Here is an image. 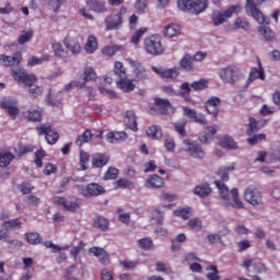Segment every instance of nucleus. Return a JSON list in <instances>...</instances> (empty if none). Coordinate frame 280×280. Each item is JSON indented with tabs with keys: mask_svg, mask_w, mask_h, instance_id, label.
Here are the masks:
<instances>
[{
	"mask_svg": "<svg viewBox=\"0 0 280 280\" xmlns=\"http://www.w3.org/2000/svg\"><path fill=\"white\" fill-rule=\"evenodd\" d=\"M108 161H110V155L107 153H95L92 156V165L94 167H104L105 165H108Z\"/></svg>",
	"mask_w": 280,
	"mask_h": 280,
	"instance_id": "obj_23",
	"label": "nucleus"
},
{
	"mask_svg": "<svg viewBox=\"0 0 280 280\" xmlns=\"http://www.w3.org/2000/svg\"><path fill=\"white\" fill-rule=\"evenodd\" d=\"M191 1L192 0H178L177 7L182 12H191Z\"/></svg>",
	"mask_w": 280,
	"mask_h": 280,
	"instance_id": "obj_58",
	"label": "nucleus"
},
{
	"mask_svg": "<svg viewBox=\"0 0 280 280\" xmlns=\"http://www.w3.org/2000/svg\"><path fill=\"white\" fill-rule=\"evenodd\" d=\"M152 71L162 78H166L167 80H176V78L180 75L178 68L161 69L156 66H152Z\"/></svg>",
	"mask_w": 280,
	"mask_h": 280,
	"instance_id": "obj_17",
	"label": "nucleus"
},
{
	"mask_svg": "<svg viewBox=\"0 0 280 280\" xmlns=\"http://www.w3.org/2000/svg\"><path fill=\"white\" fill-rule=\"evenodd\" d=\"M259 130L258 122L255 118L250 117L249 122L247 125L246 133L250 137L253 132Z\"/></svg>",
	"mask_w": 280,
	"mask_h": 280,
	"instance_id": "obj_56",
	"label": "nucleus"
},
{
	"mask_svg": "<svg viewBox=\"0 0 280 280\" xmlns=\"http://www.w3.org/2000/svg\"><path fill=\"white\" fill-rule=\"evenodd\" d=\"M63 45L67 47L69 51H71V54L78 55L80 54V51H82V46L75 37H66V39L63 40Z\"/></svg>",
	"mask_w": 280,
	"mask_h": 280,
	"instance_id": "obj_20",
	"label": "nucleus"
},
{
	"mask_svg": "<svg viewBox=\"0 0 280 280\" xmlns=\"http://www.w3.org/2000/svg\"><path fill=\"white\" fill-rule=\"evenodd\" d=\"M245 10L246 13L250 14V16H253V19H255V21H257V23H259L260 25L270 24V19H268V16L264 15V13H261V11L257 9V7L255 5V0H247Z\"/></svg>",
	"mask_w": 280,
	"mask_h": 280,
	"instance_id": "obj_8",
	"label": "nucleus"
},
{
	"mask_svg": "<svg viewBox=\"0 0 280 280\" xmlns=\"http://www.w3.org/2000/svg\"><path fill=\"white\" fill-rule=\"evenodd\" d=\"M114 73L115 75H118V78H126V68H124V63L121 61H115Z\"/></svg>",
	"mask_w": 280,
	"mask_h": 280,
	"instance_id": "obj_51",
	"label": "nucleus"
},
{
	"mask_svg": "<svg viewBox=\"0 0 280 280\" xmlns=\"http://www.w3.org/2000/svg\"><path fill=\"white\" fill-rule=\"evenodd\" d=\"M206 270H211V272L207 275V278L209 280H220V271L218 270V267L215 265L207 267Z\"/></svg>",
	"mask_w": 280,
	"mask_h": 280,
	"instance_id": "obj_55",
	"label": "nucleus"
},
{
	"mask_svg": "<svg viewBox=\"0 0 280 280\" xmlns=\"http://www.w3.org/2000/svg\"><path fill=\"white\" fill-rule=\"evenodd\" d=\"M93 139V133L91 130L86 129L82 135H80L77 140L75 144L81 147L84 145V143H89Z\"/></svg>",
	"mask_w": 280,
	"mask_h": 280,
	"instance_id": "obj_40",
	"label": "nucleus"
},
{
	"mask_svg": "<svg viewBox=\"0 0 280 280\" xmlns=\"http://www.w3.org/2000/svg\"><path fill=\"white\" fill-rule=\"evenodd\" d=\"M32 38H34V31H32V30L22 31V33L20 34V36L18 38V43L20 45H25V43H30V40H32Z\"/></svg>",
	"mask_w": 280,
	"mask_h": 280,
	"instance_id": "obj_45",
	"label": "nucleus"
},
{
	"mask_svg": "<svg viewBox=\"0 0 280 280\" xmlns=\"http://www.w3.org/2000/svg\"><path fill=\"white\" fill-rule=\"evenodd\" d=\"M240 12H242V5L240 4L231 5L225 11L214 10L211 15L212 23L215 26L222 25L226 22L228 19H231V16L235 14H240Z\"/></svg>",
	"mask_w": 280,
	"mask_h": 280,
	"instance_id": "obj_4",
	"label": "nucleus"
},
{
	"mask_svg": "<svg viewBox=\"0 0 280 280\" xmlns=\"http://www.w3.org/2000/svg\"><path fill=\"white\" fill-rule=\"evenodd\" d=\"M163 185H164L163 177L159 175H151L144 182V187H147V189H161Z\"/></svg>",
	"mask_w": 280,
	"mask_h": 280,
	"instance_id": "obj_21",
	"label": "nucleus"
},
{
	"mask_svg": "<svg viewBox=\"0 0 280 280\" xmlns=\"http://www.w3.org/2000/svg\"><path fill=\"white\" fill-rule=\"evenodd\" d=\"M132 182L126 178H120L114 182V189H130L132 187Z\"/></svg>",
	"mask_w": 280,
	"mask_h": 280,
	"instance_id": "obj_47",
	"label": "nucleus"
},
{
	"mask_svg": "<svg viewBox=\"0 0 280 280\" xmlns=\"http://www.w3.org/2000/svg\"><path fill=\"white\" fill-rule=\"evenodd\" d=\"M214 185L219 189L220 197L224 200L225 207H232V209L238 211L246 209L244 201L240 198V189L232 188L231 191H229V187L220 180H215Z\"/></svg>",
	"mask_w": 280,
	"mask_h": 280,
	"instance_id": "obj_2",
	"label": "nucleus"
},
{
	"mask_svg": "<svg viewBox=\"0 0 280 280\" xmlns=\"http://www.w3.org/2000/svg\"><path fill=\"white\" fill-rule=\"evenodd\" d=\"M164 36L166 38H175L180 36V26L178 24H168L164 28Z\"/></svg>",
	"mask_w": 280,
	"mask_h": 280,
	"instance_id": "obj_30",
	"label": "nucleus"
},
{
	"mask_svg": "<svg viewBox=\"0 0 280 280\" xmlns=\"http://www.w3.org/2000/svg\"><path fill=\"white\" fill-rule=\"evenodd\" d=\"M80 166H81V170H88L89 167V153L88 152H84V151H81L80 152Z\"/></svg>",
	"mask_w": 280,
	"mask_h": 280,
	"instance_id": "obj_61",
	"label": "nucleus"
},
{
	"mask_svg": "<svg viewBox=\"0 0 280 280\" xmlns=\"http://www.w3.org/2000/svg\"><path fill=\"white\" fill-rule=\"evenodd\" d=\"M220 104H222V100L218 96H212L206 102L205 106L218 108Z\"/></svg>",
	"mask_w": 280,
	"mask_h": 280,
	"instance_id": "obj_63",
	"label": "nucleus"
},
{
	"mask_svg": "<svg viewBox=\"0 0 280 280\" xmlns=\"http://www.w3.org/2000/svg\"><path fill=\"white\" fill-rule=\"evenodd\" d=\"M14 161V153L11 148L0 149V167H8Z\"/></svg>",
	"mask_w": 280,
	"mask_h": 280,
	"instance_id": "obj_19",
	"label": "nucleus"
},
{
	"mask_svg": "<svg viewBox=\"0 0 280 280\" xmlns=\"http://www.w3.org/2000/svg\"><path fill=\"white\" fill-rule=\"evenodd\" d=\"M27 119H30V121H40V119H43V108H31L27 114Z\"/></svg>",
	"mask_w": 280,
	"mask_h": 280,
	"instance_id": "obj_39",
	"label": "nucleus"
},
{
	"mask_svg": "<svg viewBox=\"0 0 280 280\" xmlns=\"http://www.w3.org/2000/svg\"><path fill=\"white\" fill-rule=\"evenodd\" d=\"M191 89H194V91H203V89H207V86H209V80L207 79H200L199 81H195L194 83H191Z\"/></svg>",
	"mask_w": 280,
	"mask_h": 280,
	"instance_id": "obj_53",
	"label": "nucleus"
},
{
	"mask_svg": "<svg viewBox=\"0 0 280 280\" xmlns=\"http://www.w3.org/2000/svg\"><path fill=\"white\" fill-rule=\"evenodd\" d=\"M194 57L191 55H185L179 61V66L182 69H185V71H194Z\"/></svg>",
	"mask_w": 280,
	"mask_h": 280,
	"instance_id": "obj_33",
	"label": "nucleus"
},
{
	"mask_svg": "<svg viewBox=\"0 0 280 280\" xmlns=\"http://www.w3.org/2000/svg\"><path fill=\"white\" fill-rule=\"evenodd\" d=\"M218 132V125L206 127L205 135L200 137L201 143H211Z\"/></svg>",
	"mask_w": 280,
	"mask_h": 280,
	"instance_id": "obj_27",
	"label": "nucleus"
},
{
	"mask_svg": "<svg viewBox=\"0 0 280 280\" xmlns=\"http://www.w3.org/2000/svg\"><path fill=\"white\" fill-rule=\"evenodd\" d=\"M83 82H95L97 80V73L95 72V69L88 67L83 70Z\"/></svg>",
	"mask_w": 280,
	"mask_h": 280,
	"instance_id": "obj_42",
	"label": "nucleus"
},
{
	"mask_svg": "<svg viewBox=\"0 0 280 280\" xmlns=\"http://www.w3.org/2000/svg\"><path fill=\"white\" fill-rule=\"evenodd\" d=\"M152 222H154V224H163L165 218L163 217V212L162 211H155L153 212L152 217H151Z\"/></svg>",
	"mask_w": 280,
	"mask_h": 280,
	"instance_id": "obj_64",
	"label": "nucleus"
},
{
	"mask_svg": "<svg viewBox=\"0 0 280 280\" xmlns=\"http://www.w3.org/2000/svg\"><path fill=\"white\" fill-rule=\"evenodd\" d=\"M21 60H23L21 52H15L12 57L5 55L0 56V65L2 67H19Z\"/></svg>",
	"mask_w": 280,
	"mask_h": 280,
	"instance_id": "obj_16",
	"label": "nucleus"
},
{
	"mask_svg": "<svg viewBox=\"0 0 280 280\" xmlns=\"http://www.w3.org/2000/svg\"><path fill=\"white\" fill-rule=\"evenodd\" d=\"M88 5L93 10V12H97L98 14L107 12L108 10L106 9V4H104V2L94 1L92 3H88Z\"/></svg>",
	"mask_w": 280,
	"mask_h": 280,
	"instance_id": "obj_46",
	"label": "nucleus"
},
{
	"mask_svg": "<svg viewBox=\"0 0 280 280\" xmlns=\"http://www.w3.org/2000/svg\"><path fill=\"white\" fill-rule=\"evenodd\" d=\"M16 104L18 102L15 101V98H12L10 96L3 97L0 101L1 108H4L5 110H8L12 119H16V117L19 116V107H16Z\"/></svg>",
	"mask_w": 280,
	"mask_h": 280,
	"instance_id": "obj_13",
	"label": "nucleus"
},
{
	"mask_svg": "<svg viewBox=\"0 0 280 280\" xmlns=\"http://www.w3.org/2000/svg\"><path fill=\"white\" fill-rule=\"evenodd\" d=\"M155 106L161 115H167L172 110V103L167 98H155Z\"/></svg>",
	"mask_w": 280,
	"mask_h": 280,
	"instance_id": "obj_29",
	"label": "nucleus"
},
{
	"mask_svg": "<svg viewBox=\"0 0 280 280\" xmlns=\"http://www.w3.org/2000/svg\"><path fill=\"white\" fill-rule=\"evenodd\" d=\"M135 9L138 14H145V10H148V0H137L135 2Z\"/></svg>",
	"mask_w": 280,
	"mask_h": 280,
	"instance_id": "obj_54",
	"label": "nucleus"
},
{
	"mask_svg": "<svg viewBox=\"0 0 280 280\" xmlns=\"http://www.w3.org/2000/svg\"><path fill=\"white\" fill-rule=\"evenodd\" d=\"M25 237L28 244H40L43 242V237H40V234L38 233H26Z\"/></svg>",
	"mask_w": 280,
	"mask_h": 280,
	"instance_id": "obj_52",
	"label": "nucleus"
},
{
	"mask_svg": "<svg viewBox=\"0 0 280 280\" xmlns=\"http://www.w3.org/2000/svg\"><path fill=\"white\" fill-rule=\"evenodd\" d=\"M138 246L142 250H154V242L150 237L140 238L138 241Z\"/></svg>",
	"mask_w": 280,
	"mask_h": 280,
	"instance_id": "obj_41",
	"label": "nucleus"
},
{
	"mask_svg": "<svg viewBox=\"0 0 280 280\" xmlns=\"http://www.w3.org/2000/svg\"><path fill=\"white\" fill-rule=\"evenodd\" d=\"M119 176V170L115 166H109L104 174V180H115Z\"/></svg>",
	"mask_w": 280,
	"mask_h": 280,
	"instance_id": "obj_48",
	"label": "nucleus"
},
{
	"mask_svg": "<svg viewBox=\"0 0 280 280\" xmlns=\"http://www.w3.org/2000/svg\"><path fill=\"white\" fill-rule=\"evenodd\" d=\"M145 34H148V27H140L131 35L130 43L132 45H139V43H141V39L143 38V36H145Z\"/></svg>",
	"mask_w": 280,
	"mask_h": 280,
	"instance_id": "obj_34",
	"label": "nucleus"
},
{
	"mask_svg": "<svg viewBox=\"0 0 280 280\" xmlns=\"http://www.w3.org/2000/svg\"><path fill=\"white\" fill-rule=\"evenodd\" d=\"M194 191L199 198H207V196H211V186H209V184H201L197 186Z\"/></svg>",
	"mask_w": 280,
	"mask_h": 280,
	"instance_id": "obj_35",
	"label": "nucleus"
},
{
	"mask_svg": "<svg viewBox=\"0 0 280 280\" xmlns=\"http://www.w3.org/2000/svg\"><path fill=\"white\" fill-rule=\"evenodd\" d=\"M93 226H94V229H98V231L106 232V231H108V226H109L108 219H106L104 217H96L93 220Z\"/></svg>",
	"mask_w": 280,
	"mask_h": 280,
	"instance_id": "obj_32",
	"label": "nucleus"
},
{
	"mask_svg": "<svg viewBox=\"0 0 280 280\" xmlns=\"http://www.w3.org/2000/svg\"><path fill=\"white\" fill-rule=\"evenodd\" d=\"M121 49V46H106L102 49V54H104V56H115L117 54V51H119Z\"/></svg>",
	"mask_w": 280,
	"mask_h": 280,
	"instance_id": "obj_57",
	"label": "nucleus"
},
{
	"mask_svg": "<svg viewBox=\"0 0 280 280\" xmlns=\"http://www.w3.org/2000/svg\"><path fill=\"white\" fill-rule=\"evenodd\" d=\"M258 32L268 43H270V40H275L276 38L275 32H272V30H270L268 26H259Z\"/></svg>",
	"mask_w": 280,
	"mask_h": 280,
	"instance_id": "obj_38",
	"label": "nucleus"
},
{
	"mask_svg": "<svg viewBox=\"0 0 280 280\" xmlns=\"http://www.w3.org/2000/svg\"><path fill=\"white\" fill-rule=\"evenodd\" d=\"M259 113L262 117H268L270 115H275V113H277V107L275 106H270L268 104H264L260 109Z\"/></svg>",
	"mask_w": 280,
	"mask_h": 280,
	"instance_id": "obj_49",
	"label": "nucleus"
},
{
	"mask_svg": "<svg viewBox=\"0 0 280 280\" xmlns=\"http://www.w3.org/2000/svg\"><path fill=\"white\" fill-rule=\"evenodd\" d=\"M233 30H243V32H248L250 28V23L243 18H237L232 25Z\"/></svg>",
	"mask_w": 280,
	"mask_h": 280,
	"instance_id": "obj_37",
	"label": "nucleus"
},
{
	"mask_svg": "<svg viewBox=\"0 0 280 280\" xmlns=\"http://www.w3.org/2000/svg\"><path fill=\"white\" fill-rule=\"evenodd\" d=\"M84 50L86 51V54H95V51L97 50V37L90 35L84 46Z\"/></svg>",
	"mask_w": 280,
	"mask_h": 280,
	"instance_id": "obj_36",
	"label": "nucleus"
},
{
	"mask_svg": "<svg viewBox=\"0 0 280 280\" xmlns=\"http://www.w3.org/2000/svg\"><path fill=\"white\" fill-rule=\"evenodd\" d=\"M218 75L224 84H235L240 80V70L235 66H226L219 70Z\"/></svg>",
	"mask_w": 280,
	"mask_h": 280,
	"instance_id": "obj_6",
	"label": "nucleus"
},
{
	"mask_svg": "<svg viewBox=\"0 0 280 280\" xmlns=\"http://www.w3.org/2000/svg\"><path fill=\"white\" fill-rule=\"evenodd\" d=\"M52 51L57 58H66L67 52L65 51V48L62 47V44L55 43L52 44Z\"/></svg>",
	"mask_w": 280,
	"mask_h": 280,
	"instance_id": "obj_50",
	"label": "nucleus"
},
{
	"mask_svg": "<svg viewBox=\"0 0 280 280\" xmlns=\"http://www.w3.org/2000/svg\"><path fill=\"white\" fill-rule=\"evenodd\" d=\"M243 197L248 205H252V207H261V205H264V196L256 187L245 188Z\"/></svg>",
	"mask_w": 280,
	"mask_h": 280,
	"instance_id": "obj_7",
	"label": "nucleus"
},
{
	"mask_svg": "<svg viewBox=\"0 0 280 280\" xmlns=\"http://www.w3.org/2000/svg\"><path fill=\"white\" fill-rule=\"evenodd\" d=\"M261 141H266V133H258L247 139L249 145H256V143H261Z\"/></svg>",
	"mask_w": 280,
	"mask_h": 280,
	"instance_id": "obj_60",
	"label": "nucleus"
},
{
	"mask_svg": "<svg viewBox=\"0 0 280 280\" xmlns=\"http://www.w3.org/2000/svg\"><path fill=\"white\" fill-rule=\"evenodd\" d=\"M43 62H49V55H43L42 57H31L27 60L28 67H36L37 65H43Z\"/></svg>",
	"mask_w": 280,
	"mask_h": 280,
	"instance_id": "obj_43",
	"label": "nucleus"
},
{
	"mask_svg": "<svg viewBox=\"0 0 280 280\" xmlns=\"http://www.w3.org/2000/svg\"><path fill=\"white\" fill-rule=\"evenodd\" d=\"M89 255L97 257L100 264L103 266H108L110 264V255L107 254L106 249L97 246H93L89 249Z\"/></svg>",
	"mask_w": 280,
	"mask_h": 280,
	"instance_id": "obj_15",
	"label": "nucleus"
},
{
	"mask_svg": "<svg viewBox=\"0 0 280 280\" xmlns=\"http://www.w3.org/2000/svg\"><path fill=\"white\" fill-rule=\"evenodd\" d=\"M38 135H45L47 143L50 145H54L60 138L58 132L54 131L50 126L48 125H42L37 127Z\"/></svg>",
	"mask_w": 280,
	"mask_h": 280,
	"instance_id": "obj_14",
	"label": "nucleus"
},
{
	"mask_svg": "<svg viewBox=\"0 0 280 280\" xmlns=\"http://www.w3.org/2000/svg\"><path fill=\"white\" fill-rule=\"evenodd\" d=\"M255 80H266V73L264 72V68H261V62H259V68H252L249 71L248 84L255 82Z\"/></svg>",
	"mask_w": 280,
	"mask_h": 280,
	"instance_id": "obj_25",
	"label": "nucleus"
},
{
	"mask_svg": "<svg viewBox=\"0 0 280 280\" xmlns=\"http://www.w3.org/2000/svg\"><path fill=\"white\" fill-rule=\"evenodd\" d=\"M81 194L84 198H93L96 196H104V194H106V189L97 183H91L81 190Z\"/></svg>",
	"mask_w": 280,
	"mask_h": 280,
	"instance_id": "obj_12",
	"label": "nucleus"
},
{
	"mask_svg": "<svg viewBox=\"0 0 280 280\" xmlns=\"http://www.w3.org/2000/svg\"><path fill=\"white\" fill-rule=\"evenodd\" d=\"M182 143L184 152H187L190 156H192V159H205V151L200 144L189 139L183 140Z\"/></svg>",
	"mask_w": 280,
	"mask_h": 280,
	"instance_id": "obj_9",
	"label": "nucleus"
},
{
	"mask_svg": "<svg viewBox=\"0 0 280 280\" xmlns=\"http://www.w3.org/2000/svg\"><path fill=\"white\" fill-rule=\"evenodd\" d=\"M209 5V0H192L191 1V14H202Z\"/></svg>",
	"mask_w": 280,
	"mask_h": 280,
	"instance_id": "obj_24",
	"label": "nucleus"
},
{
	"mask_svg": "<svg viewBox=\"0 0 280 280\" xmlns=\"http://www.w3.org/2000/svg\"><path fill=\"white\" fill-rule=\"evenodd\" d=\"M124 121L127 128L137 132V114L133 110L126 112Z\"/></svg>",
	"mask_w": 280,
	"mask_h": 280,
	"instance_id": "obj_26",
	"label": "nucleus"
},
{
	"mask_svg": "<svg viewBox=\"0 0 280 280\" xmlns=\"http://www.w3.org/2000/svg\"><path fill=\"white\" fill-rule=\"evenodd\" d=\"M188 226L192 231H202V221L200 219H198V218L190 219L188 221Z\"/></svg>",
	"mask_w": 280,
	"mask_h": 280,
	"instance_id": "obj_59",
	"label": "nucleus"
},
{
	"mask_svg": "<svg viewBox=\"0 0 280 280\" xmlns=\"http://www.w3.org/2000/svg\"><path fill=\"white\" fill-rule=\"evenodd\" d=\"M52 202L61 207V209H66V211H78L80 209V201L78 199L67 200L65 197L55 196Z\"/></svg>",
	"mask_w": 280,
	"mask_h": 280,
	"instance_id": "obj_11",
	"label": "nucleus"
},
{
	"mask_svg": "<svg viewBox=\"0 0 280 280\" xmlns=\"http://www.w3.org/2000/svg\"><path fill=\"white\" fill-rule=\"evenodd\" d=\"M220 147L225 148L226 150H237V142L231 138V136H223L220 139Z\"/></svg>",
	"mask_w": 280,
	"mask_h": 280,
	"instance_id": "obj_31",
	"label": "nucleus"
},
{
	"mask_svg": "<svg viewBox=\"0 0 280 280\" xmlns=\"http://www.w3.org/2000/svg\"><path fill=\"white\" fill-rule=\"evenodd\" d=\"M253 268L257 275H266L268 272V268L264 262H254Z\"/></svg>",
	"mask_w": 280,
	"mask_h": 280,
	"instance_id": "obj_62",
	"label": "nucleus"
},
{
	"mask_svg": "<svg viewBox=\"0 0 280 280\" xmlns=\"http://www.w3.org/2000/svg\"><path fill=\"white\" fill-rule=\"evenodd\" d=\"M9 219H10V215L8 213L0 214V220L4 221L2 223V229H7L8 231H16V229H21L23 223L19 219H13V220H9Z\"/></svg>",
	"mask_w": 280,
	"mask_h": 280,
	"instance_id": "obj_18",
	"label": "nucleus"
},
{
	"mask_svg": "<svg viewBox=\"0 0 280 280\" xmlns=\"http://www.w3.org/2000/svg\"><path fill=\"white\" fill-rule=\"evenodd\" d=\"M147 135L151 137V139H162L163 130H161L159 126H151L147 129Z\"/></svg>",
	"mask_w": 280,
	"mask_h": 280,
	"instance_id": "obj_44",
	"label": "nucleus"
},
{
	"mask_svg": "<svg viewBox=\"0 0 280 280\" xmlns=\"http://www.w3.org/2000/svg\"><path fill=\"white\" fill-rule=\"evenodd\" d=\"M128 12L126 7H121L117 13H112L105 18V27L107 32L119 30L124 25V14Z\"/></svg>",
	"mask_w": 280,
	"mask_h": 280,
	"instance_id": "obj_5",
	"label": "nucleus"
},
{
	"mask_svg": "<svg viewBox=\"0 0 280 280\" xmlns=\"http://www.w3.org/2000/svg\"><path fill=\"white\" fill-rule=\"evenodd\" d=\"M143 45L144 51H147L150 56H161V54L165 51V48L163 47V39L159 34L145 37Z\"/></svg>",
	"mask_w": 280,
	"mask_h": 280,
	"instance_id": "obj_3",
	"label": "nucleus"
},
{
	"mask_svg": "<svg viewBox=\"0 0 280 280\" xmlns=\"http://www.w3.org/2000/svg\"><path fill=\"white\" fill-rule=\"evenodd\" d=\"M128 65L131 67V72L137 80V82H144L148 80V70L143 65L132 58L127 59Z\"/></svg>",
	"mask_w": 280,
	"mask_h": 280,
	"instance_id": "obj_10",
	"label": "nucleus"
},
{
	"mask_svg": "<svg viewBox=\"0 0 280 280\" xmlns=\"http://www.w3.org/2000/svg\"><path fill=\"white\" fill-rule=\"evenodd\" d=\"M105 138L108 143H121V141L128 139V133L125 131H109Z\"/></svg>",
	"mask_w": 280,
	"mask_h": 280,
	"instance_id": "obj_22",
	"label": "nucleus"
},
{
	"mask_svg": "<svg viewBox=\"0 0 280 280\" xmlns=\"http://www.w3.org/2000/svg\"><path fill=\"white\" fill-rule=\"evenodd\" d=\"M11 75L18 84H22L23 89L28 90L31 97H40V95H43L45 90L43 86L36 85V82H38L36 74L27 73L25 70L18 68L11 69Z\"/></svg>",
	"mask_w": 280,
	"mask_h": 280,
	"instance_id": "obj_1",
	"label": "nucleus"
},
{
	"mask_svg": "<svg viewBox=\"0 0 280 280\" xmlns=\"http://www.w3.org/2000/svg\"><path fill=\"white\" fill-rule=\"evenodd\" d=\"M118 89H121L124 93H130L135 89V83L132 79H128L126 77L120 78L119 81L116 82Z\"/></svg>",
	"mask_w": 280,
	"mask_h": 280,
	"instance_id": "obj_28",
	"label": "nucleus"
}]
</instances>
